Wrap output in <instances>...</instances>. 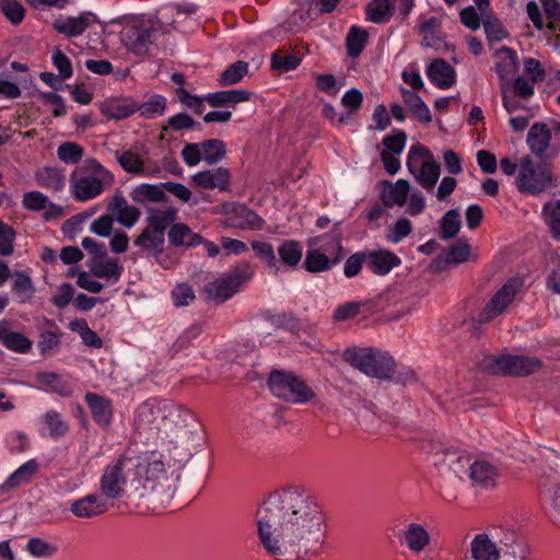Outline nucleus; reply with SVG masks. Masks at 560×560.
<instances>
[{
	"label": "nucleus",
	"instance_id": "f257e3e1",
	"mask_svg": "<svg viewBox=\"0 0 560 560\" xmlns=\"http://www.w3.org/2000/svg\"><path fill=\"white\" fill-rule=\"evenodd\" d=\"M255 520L261 547L276 560H310L324 551L326 516L303 488L270 493L258 506Z\"/></svg>",
	"mask_w": 560,
	"mask_h": 560
},
{
	"label": "nucleus",
	"instance_id": "f03ea898",
	"mask_svg": "<svg viewBox=\"0 0 560 560\" xmlns=\"http://www.w3.org/2000/svg\"><path fill=\"white\" fill-rule=\"evenodd\" d=\"M115 184V175L94 158L86 159L70 174L69 188L78 202L98 198Z\"/></svg>",
	"mask_w": 560,
	"mask_h": 560
},
{
	"label": "nucleus",
	"instance_id": "7ed1b4c3",
	"mask_svg": "<svg viewBox=\"0 0 560 560\" xmlns=\"http://www.w3.org/2000/svg\"><path fill=\"white\" fill-rule=\"evenodd\" d=\"M136 476L142 488L141 497H152L161 504L172 500L175 490L161 454L151 453L142 458L136 466Z\"/></svg>",
	"mask_w": 560,
	"mask_h": 560
},
{
	"label": "nucleus",
	"instance_id": "20e7f679",
	"mask_svg": "<svg viewBox=\"0 0 560 560\" xmlns=\"http://www.w3.org/2000/svg\"><path fill=\"white\" fill-rule=\"evenodd\" d=\"M163 34V23L156 16L139 14L127 18L120 32L121 43L135 56L149 55Z\"/></svg>",
	"mask_w": 560,
	"mask_h": 560
},
{
	"label": "nucleus",
	"instance_id": "39448f33",
	"mask_svg": "<svg viewBox=\"0 0 560 560\" xmlns=\"http://www.w3.org/2000/svg\"><path fill=\"white\" fill-rule=\"evenodd\" d=\"M335 229L326 234L317 236L314 240L313 249H308L303 261V268L311 273L328 271L337 266L345 257L341 245L340 232Z\"/></svg>",
	"mask_w": 560,
	"mask_h": 560
},
{
	"label": "nucleus",
	"instance_id": "423d86ee",
	"mask_svg": "<svg viewBox=\"0 0 560 560\" xmlns=\"http://www.w3.org/2000/svg\"><path fill=\"white\" fill-rule=\"evenodd\" d=\"M177 211L173 208L150 209L147 225L135 240V246L149 255L156 256L164 249L165 231L175 222Z\"/></svg>",
	"mask_w": 560,
	"mask_h": 560
},
{
	"label": "nucleus",
	"instance_id": "0eeeda50",
	"mask_svg": "<svg viewBox=\"0 0 560 560\" xmlns=\"http://www.w3.org/2000/svg\"><path fill=\"white\" fill-rule=\"evenodd\" d=\"M515 185L520 192L539 195L553 186L551 165L545 161L535 162L530 156H524L518 163Z\"/></svg>",
	"mask_w": 560,
	"mask_h": 560
},
{
	"label": "nucleus",
	"instance_id": "6e6552de",
	"mask_svg": "<svg viewBox=\"0 0 560 560\" xmlns=\"http://www.w3.org/2000/svg\"><path fill=\"white\" fill-rule=\"evenodd\" d=\"M268 386L276 397L294 404H305L315 397V392L306 382L292 372L272 371Z\"/></svg>",
	"mask_w": 560,
	"mask_h": 560
},
{
	"label": "nucleus",
	"instance_id": "1a4fd4ad",
	"mask_svg": "<svg viewBox=\"0 0 560 560\" xmlns=\"http://www.w3.org/2000/svg\"><path fill=\"white\" fill-rule=\"evenodd\" d=\"M254 271L249 265H241L223 273L221 277L205 285L203 294L207 300L217 304L223 303L231 299L240 291L242 285L249 281Z\"/></svg>",
	"mask_w": 560,
	"mask_h": 560
},
{
	"label": "nucleus",
	"instance_id": "9d476101",
	"mask_svg": "<svg viewBox=\"0 0 560 560\" xmlns=\"http://www.w3.org/2000/svg\"><path fill=\"white\" fill-rule=\"evenodd\" d=\"M342 359L352 368L370 377H385V355L380 349L373 347H348L342 353Z\"/></svg>",
	"mask_w": 560,
	"mask_h": 560
},
{
	"label": "nucleus",
	"instance_id": "9b49d317",
	"mask_svg": "<svg viewBox=\"0 0 560 560\" xmlns=\"http://www.w3.org/2000/svg\"><path fill=\"white\" fill-rule=\"evenodd\" d=\"M427 159L423 161L419 167V172L416 176L418 184L424 188L427 191H432L436 185V182L440 177V165L433 160L429 150L420 144H412L408 151L406 165L409 172L415 173L418 167V163L420 160Z\"/></svg>",
	"mask_w": 560,
	"mask_h": 560
},
{
	"label": "nucleus",
	"instance_id": "f8f14e48",
	"mask_svg": "<svg viewBox=\"0 0 560 560\" xmlns=\"http://www.w3.org/2000/svg\"><path fill=\"white\" fill-rule=\"evenodd\" d=\"M125 466L126 458L119 457L104 468L98 487L101 497L115 500L125 494L128 482Z\"/></svg>",
	"mask_w": 560,
	"mask_h": 560
},
{
	"label": "nucleus",
	"instance_id": "ddd939ff",
	"mask_svg": "<svg viewBox=\"0 0 560 560\" xmlns=\"http://www.w3.org/2000/svg\"><path fill=\"white\" fill-rule=\"evenodd\" d=\"M522 281L516 278L509 279L489 300L479 313L478 322L488 323L501 315L514 301L522 288Z\"/></svg>",
	"mask_w": 560,
	"mask_h": 560
},
{
	"label": "nucleus",
	"instance_id": "4468645a",
	"mask_svg": "<svg viewBox=\"0 0 560 560\" xmlns=\"http://www.w3.org/2000/svg\"><path fill=\"white\" fill-rule=\"evenodd\" d=\"M542 363L539 359L527 355H501L493 360V373L516 376H526L540 370Z\"/></svg>",
	"mask_w": 560,
	"mask_h": 560
},
{
	"label": "nucleus",
	"instance_id": "2eb2a0df",
	"mask_svg": "<svg viewBox=\"0 0 560 560\" xmlns=\"http://www.w3.org/2000/svg\"><path fill=\"white\" fill-rule=\"evenodd\" d=\"M98 23V18L90 11L81 12L78 16L60 15L52 22V28L68 38L81 36L90 26Z\"/></svg>",
	"mask_w": 560,
	"mask_h": 560
},
{
	"label": "nucleus",
	"instance_id": "dca6fc26",
	"mask_svg": "<svg viewBox=\"0 0 560 560\" xmlns=\"http://www.w3.org/2000/svg\"><path fill=\"white\" fill-rule=\"evenodd\" d=\"M115 159L126 173L136 176L156 177L161 173L158 165L147 166L140 153L133 149L115 151Z\"/></svg>",
	"mask_w": 560,
	"mask_h": 560
},
{
	"label": "nucleus",
	"instance_id": "f3484780",
	"mask_svg": "<svg viewBox=\"0 0 560 560\" xmlns=\"http://www.w3.org/2000/svg\"><path fill=\"white\" fill-rule=\"evenodd\" d=\"M135 423L138 430H156L163 428L162 420V399L150 398L142 402L135 417Z\"/></svg>",
	"mask_w": 560,
	"mask_h": 560
},
{
	"label": "nucleus",
	"instance_id": "a211bd4d",
	"mask_svg": "<svg viewBox=\"0 0 560 560\" xmlns=\"http://www.w3.org/2000/svg\"><path fill=\"white\" fill-rule=\"evenodd\" d=\"M192 183L202 189H219L220 191L230 190L231 174L226 167H217L201 171L192 175Z\"/></svg>",
	"mask_w": 560,
	"mask_h": 560
},
{
	"label": "nucleus",
	"instance_id": "6ab92c4d",
	"mask_svg": "<svg viewBox=\"0 0 560 560\" xmlns=\"http://www.w3.org/2000/svg\"><path fill=\"white\" fill-rule=\"evenodd\" d=\"M84 401L91 411L93 421L102 428L109 427L114 415L112 400L96 393L88 392Z\"/></svg>",
	"mask_w": 560,
	"mask_h": 560
},
{
	"label": "nucleus",
	"instance_id": "aec40b11",
	"mask_svg": "<svg viewBox=\"0 0 560 560\" xmlns=\"http://www.w3.org/2000/svg\"><path fill=\"white\" fill-rule=\"evenodd\" d=\"M528 555L527 541L515 532H508L500 539L498 560H526Z\"/></svg>",
	"mask_w": 560,
	"mask_h": 560
},
{
	"label": "nucleus",
	"instance_id": "412c9836",
	"mask_svg": "<svg viewBox=\"0 0 560 560\" xmlns=\"http://www.w3.org/2000/svg\"><path fill=\"white\" fill-rule=\"evenodd\" d=\"M70 511L77 517L92 518L105 513L107 504L100 494L91 493L72 501Z\"/></svg>",
	"mask_w": 560,
	"mask_h": 560
},
{
	"label": "nucleus",
	"instance_id": "4be33fe9",
	"mask_svg": "<svg viewBox=\"0 0 560 560\" xmlns=\"http://www.w3.org/2000/svg\"><path fill=\"white\" fill-rule=\"evenodd\" d=\"M551 142V129L545 122H535L528 130L526 143L533 155L542 160Z\"/></svg>",
	"mask_w": 560,
	"mask_h": 560
},
{
	"label": "nucleus",
	"instance_id": "5701e85b",
	"mask_svg": "<svg viewBox=\"0 0 560 560\" xmlns=\"http://www.w3.org/2000/svg\"><path fill=\"white\" fill-rule=\"evenodd\" d=\"M428 79L435 86L447 90L453 86L456 81L455 69L444 59H434L425 70Z\"/></svg>",
	"mask_w": 560,
	"mask_h": 560
},
{
	"label": "nucleus",
	"instance_id": "b1692460",
	"mask_svg": "<svg viewBox=\"0 0 560 560\" xmlns=\"http://www.w3.org/2000/svg\"><path fill=\"white\" fill-rule=\"evenodd\" d=\"M98 107L101 114L107 119L121 120L137 113V103L127 98H106Z\"/></svg>",
	"mask_w": 560,
	"mask_h": 560
},
{
	"label": "nucleus",
	"instance_id": "393cba45",
	"mask_svg": "<svg viewBox=\"0 0 560 560\" xmlns=\"http://www.w3.org/2000/svg\"><path fill=\"white\" fill-rule=\"evenodd\" d=\"M38 468L39 465L36 459L32 458L25 462L0 485V495L28 483L38 471Z\"/></svg>",
	"mask_w": 560,
	"mask_h": 560
},
{
	"label": "nucleus",
	"instance_id": "a878e982",
	"mask_svg": "<svg viewBox=\"0 0 560 560\" xmlns=\"http://www.w3.org/2000/svg\"><path fill=\"white\" fill-rule=\"evenodd\" d=\"M500 542L488 534H477L470 542L471 560H498Z\"/></svg>",
	"mask_w": 560,
	"mask_h": 560
},
{
	"label": "nucleus",
	"instance_id": "bb28decb",
	"mask_svg": "<svg viewBox=\"0 0 560 560\" xmlns=\"http://www.w3.org/2000/svg\"><path fill=\"white\" fill-rule=\"evenodd\" d=\"M373 308L374 303L372 301L346 302L335 308L331 318L335 323H342L349 319H353L359 315H362L363 318H366L373 314Z\"/></svg>",
	"mask_w": 560,
	"mask_h": 560
},
{
	"label": "nucleus",
	"instance_id": "cd10ccee",
	"mask_svg": "<svg viewBox=\"0 0 560 560\" xmlns=\"http://www.w3.org/2000/svg\"><path fill=\"white\" fill-rule=\"evenodd\" d=\"M518 69V57L514 49L502 47L495 52V72L498 73L502 84L506 82Z\"/></svg>",
	"mask_w": 560,
	"mask_h": 560
},
{
	"label": "nucleus",
	"instance_id": "c85d7f7f",
	"mask_svg": "<svg viewBox=\"0 0 560 560\" xmlns=\"http://www.w3.org/2000/svg\"><path fill=\"white\" fill-rule=\"evenodd\" d=\"M90 270L94 277L116 283L121 277L124 267L117 258L105 257L92 260Z\"/></svg>",
	"mask_w": 560,
	"mask_h": 560
},
{
	"label": "nucleus",
	"instance_id": "c756f323",
	"mask_svg": "<svg viewBox=\"0 0 560 560\" xmlns=\"http://www.w3.org/2000/svg\"><path fill=\"white\" fill-rule=\"evenodd\" d=\"M108 210L115 214L116 220L126 228L133 226L140 218V210L129 206L121 195H115L112 199Z\"/></svg>",
	"mask_w": 560,
	"mask_h": 560
},
{
	"label": "nucleus",
	"instance_id": "7c9ffc66",
	"mask_svg": "<svg viewBox=\"0 0 560 560\" xmlns=\"http://www.w3.org/2000/svg\"><path fill=\"white\" fill-rule=\"evenodd\" d=\"M35 180L44 189L55 192L61 191L66 186V176L61 168L44 166L36 171Z\"/></svg>",
	"mask_w": 560,
	"mask_h": 560
},
{
	"label": "nucleus",
	"instance_id": "2f4dec72",
	"mask_svg": "<svg viewBox=\"0 0 560 560\" xmlns=\"http://www.w3.org/2000/svg\"><path fill=\"white\" fill-rule=\"evenodd\" d=\"M168 228V242L174 247H196L202 242V236L192 232L185 223L173 222Z\"/></svg>",
	"mask_w": 560,
	"mask_h": 560
},
{
	"label": "nucleus",
	"instance_id": "473e14b6",
	"mask_svg": "<svg viewBox=\"0 0 560 560\" xmlns=\"http://www.w3.org/2000/svg\"><path fill=\"white\" fill-rule=\"evenodd\" d=\"M498 471L493 465L485 460L472 463L469 472V480L472 486L481 488H493L497 485Z\"/></svg>",
	"mask_w": 560,
	"mask_h": 560
},
{
	"label": "nucleus",
	"instance_id": "72a5a7b5",
	"mask_svg": "<svg viewBox=\"0 0 560 560\" xmlns=\"http://www.w3.org/2000/svg\"><path fill=\"white\" fill-rule=\"evenodd\" d=\"M11 291L20 304H26L32 301L35 294V285L31 275L26 270L14 271Z\"/></svg>",
	"mask_w": 560,
	"mask_h": 560
},
{
	"label": "nucleus",
	"instance_id": "f704fd0d",
	"mask_svg": "<svg viewBox=\"0 0 560 560\" xmlns=\"http://www.w3.org/2000/svg\"><path fill=\"white\" fill-rule=\"evenodd\" d=\"M250 97L252 92L247 90H223L208 93L205 100L212 107H221L247 102Z\"/></svg>",
	"mask_w": 560,
	"mask_h": 560
},
{
	"label": "nucleus",
	"instance_id": "c9c22d12",
	"mask_svg": "<svg viewBox=\"0 0 560 560\" xmlns=\"http://www.w3.org/2000/svg\"><path fill=\"white\" fill-rule=\"evenodd\" d=\"M441 465L446 466L454 475L464 479L467 477L469 479L470 467L472 466L471 459L466 454L457 451V450H447L444 453L443 460L440 462Z\"/></svg>",
	"mask_w": 560,
	"mask_h": 560
},
{
	"label": "nucleus",
	"instance_id": "e433bc0d",
	"mask_svg": "<svg viewBox=\"0 0 560 560\" xmlns=\"http://www.w3.org/2000/svg\"><path fill=\"white\" fill-rule=\"evenodd\" d=\"M0 342L9 350L26 353L32 348V341L21 332L9 331V323L0 322Z\"/></svg>",
	"mask_w": 560,
	"mask_h": 560
},
{
	"label": "nucleus",
	"instance_id": "4c0bfd02",
	"mask_svg": "<svg viewBox=\"0 0 560 560\" xmlns=\"http://www.w3.org/2000/svg\"><path fill=\"white\" fill-rule=\"evenodd\" d=\"M130 198L139 205L165 202L167 199L162 183L158 185L140 184L130 191Z\"/></svg>",
	"mask_w": 560,
	"mask_h": 560
},
{
	"label": "nucleus",
	"instance_id": "58836bf2",
	"mask_svg": "<svg viewBox=\"0 0 560 560\" xmlns=\"http://www.w3.org/2000/svg\"><path fill=\"white\" fill-rule=\"evenodd\" d=\"M277 252L280 262L288 268H296L303 257V246L295 240L283 241Z\"/></svg>",
	"mask_w": 560,
	"mask_h": 560
},
{
	"label": "nucleus",
	"instance_id": "ea45409f",
	"mask_svg": "<svg viewBox=\"0 0 560 560\" xmlns=\"http://www.w3.org/2000/svg\"><path fill=\"white\" fill-rule=\"evenodd\" d=\"M430 541V535L422 525L417 523L408 525L405 532V542L412 552H421L429 546Z\"/></svg>",
	"mask_w": 560,
	"mask_h": 560
},
{
	"label": "nucleus",
	"instance_id": "a19ab883",
	"mask_svg": "<svg viewBox=\"0 0 560 560\" xmlns=\"http://www.w3.org/2000/svg\"><path fill=\"white\" fill-rule=\"evenodd\" d=\"M416 382L412 370L398 365L392 357H387V388L392 385H409Z\"/></svg>",
	"mask_w": 560,
	"mask_h": 560
},
{
	"label": "nucleus",
	"instance_id": "79ce46f5",
	"mask_svg": "<svg viewBox=\"0 0 560 560\" xmlns=\"http://www.w3.org/2000/svg\"><path fill=\"white\" fill-rule=\"evenodd\" d=\"M191 416V412L183 406L177 405L172 400L162 399L163 428H167L168 425H179Z\"/></svg>",
	"mask_w": 560,
	"mask_h": 560
},
{
	"label": "nucleus",
	"instance_id": "37998d69",
	"mask_svg": "<svg viewBox=\"0 0 560 560\" xmlns=\"http://www.w3.org/2000/svg\"><path fill=\"white\" fill-rule=\"evenodd\" d=\"M232 213L237 221L233 222V226L240 229L260 230L265 223L264 219L255 211L244 205H237L233 208Z\"/></svg>",
	"mask_w": 560,
	"mask_h": 560
},
{
	"label": "nucleus",
	"instance_id": "c03bdc74",
	"mask_svg": "<svg viewBox=\"0 0 560 560\" xmlns=\"http://www.w3.org/2000/svg\"><path fill=\"white\" fill-rule=\"evenodd\" d=\"M167 108V100L161 94L151 95L144 103L137 104V113L144 119L163 116Z\"/></svg>",
	"mask_w": 560,
	"mask_h": 560
},
{
	"label": "nucleus",
	"instance_id": "a18cd8bd",
	"mask_svg": "<svg viewBox=\"0 0 560 560\" xmlns=\"http://www.w3.org/2000/svg\"><path fill=\"white\" fill-rule=\"evenodd\" d=\"M42 420L48 429L49 436L54 440H58L69 432L68 422L56 410H48Z\"/></svg>",
	"mask_w": 560,
	"mask_h": 560
},
{
	"label": "nucleus",
	"instance_id": "49530a36",
	"mask_svg": "<svg viewBox=\"0 0 560 560\" xmlns=\"http://www.w3.org/2000/svg\"><path fill=\"white\" fill-rule=\"evenodd\" d=\"M249 66L247 62L238 60L230 65L218 78L221 86L234 85L241 82L248 74Z\"/></svg>",
	"mask_w": 560,
	"mask_h": 560
},
{
	"label": "nucleus",
	"instance_id": "de8ad7c7",
	"mask_svg": "<svg viewBox=\"0 0 560 560\" xmlns=\"http://www.w3.org/2000/svg\"><path fill=\"white\" fill-rule=\"evenodd\" d=\"M301 61L302 58L294 51L277 50L271 55V68L283 72L296 69Z\"/></svg>",
	"mask_w": 560,
	"mask_h": 560
},
{
	"label": "nucleus",
	"instance_id": "09e8293b",
	"mask_svg": "<svg viewBox=\"0 0 560 560\" xmlns=\"http://www.w3.org/2000/svg\"><path fill=\"white\" fill-rule=\"evenodd\" d=\"M203 161L210 165L218 164L226 155V145L220 139H208L201 142Z\"/></svg>",
	"mask_w": 560,
	"mask_h": 560
},
{
	"label": "nucleus",
	"instance_id": "8fccbe9b",
	"mask_svg": "<svg viewBox=\"0 0 560 560\" xmlns=\"http://www.w3.org/2000/svg\"><path fill=\"white\" fill-rule=\"evenodd\" d=\"M402 97L405 103L409 106L412 114L420 121L430 122L432 120L429 107L417 93L408 90H402Z\"/></svg>",
	"mask_w": 560,
	"mask_h": 560
},
{
	"label": "nucleus",
	"instance_id": "3c124183",
	"mask_svg": "<svg viewBox=\"0 0 560 560\" xmlns=\"http://www.w3.org/2000/svg\"><path fill=\"white\" fill-rule=\"evenodd\" d=\"M441 28L440 19L432 16L422 21L419 25V31L423 35L422 37V46L424 47H434L441 42V37L439 35Z\"/></svg>",
	"mask_w": 560,
	"mask_h": 560
},
{
	"label": "nucleus",
	"instance_id": "603ef678",
	"mask_svg": "<svg viewBox=\"0 0 560 560\" xmlns=\"http://www.w3.org/2000/svg\"><path fill=\"white\" fill-rule=\"evenodd\" d=\"M541 214L552 236L560 240V200H550L542 207Z\"/></svg>",
	"mask_w": 560,
	"mask_h": 560
},
{
	"label": "nucleus",
	"instance_id": "864d4df0",
	"mask_svg": "<svg viewBox=\"0 0 560 560\" xmlns=\"http://www.w3.org/2000/svg\"><path fill=\"white\" fill-rule=\"evenodd\" d=\"M368 42V32L358 27L351 26L346 38L347 52L350 57H358L365 47Z\"/></svg>",
	"mask_w": 560,
	"mask_h": 560
},
{
	"label": "nucleus",
	"instance_id": "5fc2aeb1",
	"mask_svg": "<svg viewBox=\"0 0 560 560\" xmlns=\"http://www.w3.org/2000/svg\"><path fill=\"white\" fill-rule=\"evenodd\" d=\"M266 318L277 328L298 332L301 328L300 319L293 313H271L268 312Z\"/></svg>",
	"mask_w": 560,
	"mask_h": 560
},
{
	"label": "nucleus",
	"instance_id": "6e6d98bb",
	"mask_svg": "<svg viewBox=\"0 0 560 560\" xmlns=\"http://www.w3.org/2000/svg\"><path fill=\"white\" fill-rule=\"evenodd\" d=\"M84 154L83 148L77 142L67 141L57 149L58 159L66 164L79 163Z\"/></svg>",
	"mask_w": 560,
	"mask_h": 560
},
{
	"label": "nucleus",
	"instance_id": "4d7b16f0",
	"mask_svg": "<svg viewBox=\"0 0 560 560\" xmlns=\"http://www.w3.org/2000/svg\"><path fill=\"white\" fill-rule=\"evenodd\" d=\"M0 10L12 25H19L25 18V9L18 0H0Z\"/></svg>",
	"mask_w": 560,
	"mask_h": 560
},
{
	"label": "nucleus",
	"instance_id": "13d9d810",
	"mask_svg": "<svg viewBox=\"0 0 560 560\" xmlns=\"http://www.w3.org/2000/svg\"><path fill=\"white\" fill-rule=\"evenodd\" d=\"M200 124L197 122L187 113H178L167 118L166 125L162 127V131H182L187 129H199Z\"/></svg>",
	"mask_w": 560,
	"mask_h": 560
},
{
	"label": "nucleus",
	"instance_id": "bf43d9fd",
	"mask_svg": "<svg viewBox=\"0 0 560 560\" xmlns=\"http://www.w3.org/2000/svg\"><path fill=\"white\" fill-rule=\"evenodd\" d=\"M460 229L459 213L456 210H448L441 220V236L450 240L458 233Z\"/></svg>",
	"mask_w": 560,
	"mask_h": 560
},
{
	"label": "nucleus",
	"instance_id": "052dcab7",
	"mask_svg": "<svg viewBox=\"0 0 560 560\" xmlns=\"http://www.w3.org/2000/svg\"><path fill=\"white\" fill-rule=\"evenodd\" d=\"M250 245L255 254L265 260L269 268L273 269L276 272L279 271L278 260L270 243L254 241Z\"/></svg>",
	"mask_w": 560,
	"mask_h": 560
},
{
	"label": "nucleus",
	"instance_id": "680f3d73",
	"mask_svg": "<svg viewBox=\"0 0 560 560\" xmlns=\"http://www.w3.org/2000/svg\"><path fill=\"white\" fill-rule=\"evenodd\" d=\"M16 238L15 230L8 223L0 221V255L10 256L14 250Z\"/></svg>",
	"mask_w": 560,
	"mask_h": 560
},
{
	"label": "nucleus",
	"instance_id": "e2e57ef3",
	"mask_svg": "<svg viewBox=\"0 0 560 560\" xmlns=\"http://www.w3.org/2000/svg\"><path fill=\"white\" fill-rule=\"evenodd\" d=\"M26 550L36 558L51 557L57 552V547L46 540L33 537L26 545Z\"/></svg>",
	"mask_w": 560,
	"mask_h": 560
},
{
	"label": "nucleus",
	"instance_id": "0e129e2a",
	"mask_svg": "<svg viewBox=\"0 0 560 560\" xmlns=\"http://www.w3.org/2000/svg\"><path fill=\"white\" fill-rule=\"evenodd\" d=\"M410 190L409 183L406 179H398L394 185L387 183V198L393 203L404 206Z\"/></svg>",
	"mask_w": 560,
	"mask_h": 560
},
{
	"label": "nucleus",
	"instance_id": "69168bd1",
	"mask_svg": "<svg viewBox=\"0 0 560 560\" xmlns=\"http://www.w3.org/2000/svg\"><path fill=\"white\" fill-rule=\"evenodd\" d=\"M22 206L26 210L38 212L48 206V197L37 190L28 191L23 195Z\"/></svg>",
	"mask_w": 560,
	"mask_h": 560
},
{
	"label": "nucleus",
	"instance_id": "338daca9",
	"mask_svg": "<svg viewBox=\"0 0 560 560\" xmlns=\"http://www.w3.org/2000/svg\"><path fill=\"white\" fill-rule=\"evenodd\" d=\"M413 7V0H387V20L392 16H396L404 21Z\"/></svg>",
	"mask_w": 560,
	"mask_h": 560
},
{
	"label": "nucleus",
	"instance_id": "774afa93",
	"mask_svg": "<svg viewBox=\"0 0 560 560\" xmlns=\"http://www.w3.org/2000/svg\"><path fill=\"white\" fill-rule=\"evenodd\" d=\"M176 96L178 101L186 106L187 108L192 109L196 114L200 115L203 112V102H206L205 97H200L198 95L190 94L184 88H177L175 90Z\"/></svg>",
	"mask_w": 560,
	"mask_h": 560
}]
</instances>
